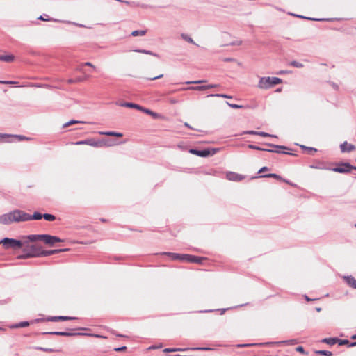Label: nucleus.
Here are the masks:
<instances>
[{
    "label": "nucleus",
    "instance_id": "58836bf2",
    "mask_svg": "<svg viewBox=\"0 0 356 356\" xmlns=\"http://www.w3.org/2000/svg\"><path fill=\"white\" fill-rule=\"evenodd\" d=\"M145 34V31H134L131 33V35L133 36H138V35H144Z\"/></svg>",
    "mask_w": 356,
    "mask_h": 356
},
{
    "label": "nucleus",
    "instance_id": "4be33fe9",
    "mask_svg": "<svg viewBox=\"0 0 356 356\" xmlns=\"http://www.w3.org/2000/svg\"><path fill=\"white\" fill-rule=\"evenodd\" d=\"M248 147L250 149H256V150H260V151H266V152H280V151L277 150V149H264V148H261V147H258V146H255L254 145H248Z\"/></svg>",
    "mask_w": 356,
    "mask_h": 356
},
{
    "label": "nucleus",
    "instance_id": "79ce46f5",
    "mask_svg": "<svg viewBox=\"0 0 356 356\" xmlns=\"http://www.w3.org/2000/svg\"><path fill=\"white\" fill-rule=\"evenodd\" d=\"M227 104L232 108H243V106L242 105H238V104H231L229 102H227Z\"/></svg>",
    "mask_w": 356,
    "mask_h": 356
},
{
    "label": "nucleus",
    "instance_id": "774afa93",
    "mask_svg": "<svg viewBox=\"0 0 356 356\" xmlns=\"http://www.w3.org/2000/svg\"><path fill=\"white\" fill-rule=\"evenodd\" d=\"M309 149L311 150V152H313V151L316 152V149L312 148V147H310Z\"/></svg>",
    "mask_w": 356,
    "mask_h": 356
},
{
    "label": "nucleus",
    "instance_id": "7c9ffc66",
    "mask_svg": "<svg viewBox=\"0 0 356 356\" xmlns=\"http://www.w3.org/2000/svg\"><path fill=\"white\" fill-rule=\"evenodd\" d=\"M202 260H203V258L191 255V259L190 263L200 264L202 262Z\"/></svg>",
    "mask_w": 356,
    "mask_h": 356
},
{
    "label": "nucleus",
    "instance_id": "72a5a7b5",
    "mask_svg": "<svg viewBox=\"0 0 356 356\" xmlns=\"http://www.w3.org/2000/svg\"><path fill=\"white\" fill-rule=\"evenodd\" d=\"M316 354L322 355L325 356H331L332 355V352L328 350H317L316 352Z\"/></svg>",
    "mask_w": 356,
    "mask_h": 356
},
{
    "label": "nucleus",
    "instance_id": "39448f33",
    "mask_svg": "<svg viewBox=\"0 0 356 356\" xmlns=\"http://www.w3.org/2000/svg\"><path fill=\"white\" fill-rule=\"evenodd\" d=\"M76 145H88L95 147H101L104 146H111L112 144L107 143L105 140H95L94 139H88L81 141H78Z\"/></svg>",
    "mask_w": 356,
    "mask_h": 356
},
{
    "label": "nucleus",
    "instance_id": "09e8293b",
    "mask_svg": "<svg viewBox=\"0 0 356 356\" xmlns=\"http://www.w3.org/2000/svg\"><path fill=\"white\" fill-rule=\"evenodd\" d=\"M266 145L268 146H272L276 149H286L285 147L281 146V145H270V144H266Z\"/></svg>",
    "mask_w": 356,
    "mask_h": 356
},
{
    "label": "nucleus",
    "instance_id": "f704fd0d",
    "mask_svg": "<svg viewBox=\"0 0 356 356\" xmlns=\"http://www.w3.org/2000/svg\"><path fill=\"white\" fill-rule=\"evenodd\" d=\"M290 65L293 67H298V68H302L304 66L302 63L296 61V60L291 62Z\"/></svg>",
    "mask_w": 356,
    "mask_h": 356
},
{
    "label": "nucleus",
    "instance_id": "6ab92c4d",
    "mask_svg": "<svg viewBox=\"0 0 356 356\" xmlns=\"http://www.w3.org/2000/svg\"><path fill=\"white\" fill-rule=\"evenodd\" d=\"M74 318L69 317V316H50L47 318V321H66V320H70L74 319Z\"/></svg>",
    "mask_w": 356,
    "mask_h": 356
},
{
    "label": "nucleus",
    "instance_id": "2f4dec72",
    "mask_svg": "<svg viewBox=\"0 0 356 356\" xmlns=\"http://www.w3.org/2000/svg\"><path fill=\"white\" fill-rule=\"evenodd\" d=\"M210 154V152L208 149L199 150L198 156L201 157H206Z\"/></svg>",
    "mask_w": 356,
    "mask_h": 356
},
{
    "label": "nucleus",
    "instance_id": "473e14b6",
    "mask_svg": "<svg viewBox=\"0 0 356 356\" xmlns=\"http://www.w3.org/2000/svg\"><path fill=\"white\" fill-rule=\"evenodd\" d=\"M43 218L47 221H53L56 217L52 214L45 213L43 215Z\"/></svg>",
    "mask_w": 356,
    "mask_h": 356
},
{
    "label": "nucleus",
    "instance_id": "37998d69",
    "mask_svg": "<svg viewBox=\"0 0 356 356\" xmlns=\"http://www.w3.org/2000/svg\"><path fill=\"white\" fill-rule=\"evenodd\" d=\"M0 83L17 86V82L13 81H0Z\"/></svg>",
    "mask_w": 356,
    "mask_h": 356
},
{
    "label": "nucleus",
    "instance_id": "c9c22d12",
    "mask_svg": "<svg viewBox=\"0 0 356 356\" xmlns=\"http://www.w3.org/2000/svg\"><path fill=\"white\" fill-rule=\"evenodd\" d=\"M181 38L187 41L188 42H190V43H192V44H194V41L192 39L191 37H190L189 35H186V34H181Z\"/></svg>",
    "mask_w": 356,
    "mask_h": 356
},
{
    "label": "nucleus",
    "instance_id": "393cba45",
    "mask_svg": "<svg viewBox=\"0 0 356 356\" xmlns=\"http://www.w3.org/2000/svg\"><path fill=\"white\" fill-rule=\"evenodd\" d=\"M164 254L168 255L172 260L181 261V254L172 252H165Z\"/></svg>",
    "mask_w": 356,
    "mask_h": 356
},
{
    "label": "nucleus",
    "instance_id": "e433bc0d",
    "mask_svg": "<svg viewBox=\"0 0 356 356\" xmlns=\"http://www.w3.org/2000/svg\"><path fill=\"white\" fill-rule=\"evenodd\" d=\"M209 97H222V98H227L231 99L232 97L227 95L225 94H211L209 95Z\"/></svg>",
    "mask_w": 356,
    "mask_h": 356
},
{
    "label": "nucleus",
    "instance_id": "2eb2a0df",
    "mask_svg": "<svg viewBox=\"0 0 356 356\" xmlns=\"http://www.w3.org/2000/svg\"><path fill=\"white\" fill-rule=\"evenodd\" d=\"M340 149L342 152H350L355 149V145L348 143L347 142H344L341 144Z\"/></svg>",
    "mask_w": 356,
    "mask_h": 356
},
{
    "label": "nucleus",
    "instance_id": "b1692460",
    "mask_svg": "<svg viewBox=\"0 0 356 356\" xmlns=\"http://www.w3.org/2000/svg\"><path fill=\"white\" fill-rule=\"evenodd\" d=\"M142 111L145 113H147V114L151 115L152 117H153L155 119L161 118V115L160 114L153 112L151 110L145 108L144 107H143V109Z\"/></svg>",
    "mask_w": 356,
    "mask_h": 356
},
{
    "label": "nucleus",
    "instance_id": "603ef678",
    "mask_svg": "<svg viewBox=\"0 0 356 356\" xmlns=\"http://www.w3.org/2000/svg\"><path fill=\"white\" fill-rule=\"evenodd\" d=\"M337 342H339V345H345V344H347L348 343V340H340V341H338Z\"/></svg>",
    "mask_w": 356,
    "mask_h": 356
},
{
    "label": "nucleus",
    "instance_id": "20e7f679",
    "mask_svg": "<svg viewBox=\"0 0 356 356\" xmlns=\"http://www.w3.org/2000/svg\"><path fill=\"white\" fill-rule=\"evenodd\" d=\"M0 243H2L6 248H20L24 244H26V241L24 240H16L13 238H5L0 241Z\"/></svg>",
    "mask_w": 356,
    "mask_h": 356
},
{
    "label": "nucleus",
    "instance_id": "a211bd4d",
    "mask_svg": "<svg viewBox=\"0 0 356 356\" xmlns=\"http://www.w3.org/2000/svg\"><path fill=\"white\" fill-rule=\"evenodd\" d=\"M43 218V215L38 212H35L33 215L26 213V222L32 220H40Z\"/></svg>",
    "mask_w": 356,
    "mask_h": 356
},
{
    "label": "nucleus",
    "instance_id": "49530a36",
    "mask_svg": "<svg viewBox=\"0 0 356 356\" xmlns=\"http://www.w3.org/2000/svg\"><path fill=\"white\" fill-rule=\"evenodd\" d=\"M145 54H148V55H151V56H155V57H159V55L156 53H154L151 51H149V50H146L145 51Z\"/></svg>",
    "mask_w": 356,
    "mask_h": 356
},
{
    "label": "nucleus",
    "instance_id": "dca6fc26",
    "mask_svg": "<svg viewBox=\"0 0 356 356\" xmlns=\"http://www.w3.org/2000/svg\"><path fill=\"white\" fill-rule=\"evenodd\" d=\"M216 86H217V85H215V84H209V85H204V86H200L188 87L186 89L201 91V90H205L207 89L212 88H214Z\"/></svg>",
    "mask_w": 356,
    "mask_h": 356
},
{
    "label": "nucleus",
    "instance_id": "f257e3e1",
    "mask_svg": "<svg viewBox=\"0 0 356 356\" xmlns=\"http://www.w3.org/2000/svg\"><path fill=\"white\" fill-rule=\"evenodd\" d=\"M26 213L20 209H14L0 216V224L10 225L26 222Z\"/></svg>",
    "mask_w": 356,
    "mask_h": 356
},
{
    "label": "nucleus",
    "instance_id": "412c9836",
    "mask_svg": "<svg viewBox=\"0 0 356 356\" xmlns=\"http://www.w3.org/2000/svg\"><path fill=\"white\" fill-rule=\"evenodd\" d=\"M121 106H124V107L131 108H136V109H138L141 111L143 109V107H142L141 106L136 104H134V103L126 102V103L122 104Z\"/></svg>",
    "mask_w": 356,
    "mask_h": 356
},
{
    "label": "nucleus",
    "instance_id": "bf43d9fd",
    "mask_svg": "<svg viewBox=\"0 0 356 356\" xmlns=\"http://www.w3.org/2000/svg\"><path fill=\"white\" fill-rule=\"evenodd\" d=\"M254 344H240V345H238V347H245V346H254Z\"/></svg>",
    "mask_w": 356,
    "mask_h": 356
},
{
    "label": "nucleus",
    "instance_id": "052dcab7",
    "mask_svg": "<svg viewBox=\"0 0 356 356\" xmlns=\"http://www.w3.org/2000/svg\"><path fill=\"white\" fill-rule=\"evenodd\" d=\"M267 170V168H266V167H263V168H261L259 170V173H261V172H264V171H265V170Z\"/></svg>",
    "mask_w": 356,
    "mask_h": 356
},
{
    "label": "nucleus",
    "instance_id": "7ed1b4c3",
    "mask_svg": "<svg viewBox=\"0 0 356 356\" xmlns=\"http://www.w3.org/2000/svg\"><path fill=\"white\" fill-rule=\"evenodd\" d=\"M282 82V80L278 77L263 76L259 79L257 87L261 90H267Z\"/></svg>",
    "mask_w": 356,
    "mask_h": 356
},
{
    "label": "nucleus",
    "instance_id": "8fccbe9b",
    "mask_svg": "<svg viewBox=\"0 0 356 356\" xmlns=\"http://www.w3.org/2000/svg\"><path fill=\"white\" fill-rule=\"evenodd\" d=\"M189 152L193 154H195V155H197L198 156V153H199V150H197V149H191L189 150Z\"/></svg>",
    "mask_w": 356,
    "mask_h": 356
},
{
    "label": "nucleus",
    "instance_id": "de8ad7c7",
    "mask_svg": "<svg viewBox=\"0 0 356 356\" xmlns=\"http://www.w3.org/2000/svg\"><path fill=\"white\" fill-rule=\"evenodd\" d=\"M264 177H275V178H280V177L276 175V174H268V175H264Z\"/></svg>",
    "mask_w": 356,
    "mask_h": 356
},
{
    "label": "nucleus",
    "instance_id": "a19ab883",
    "mask_svg": "<svg viewBox=\"0 0 356 356\" xmlns=\"http://www.w3.org/2000/svg\"><path fill=\"white\" fill-rule=\"evenodd\" d=\"M258 136H263V137H276V136L268 134L264 131H259Z\"/></svg>",
    "mask_w": 356,
    "mask_h": 356
},
{
    "label": "nucleus",
    "instance_id": "864d4df0",
    "mask_svg": "<svg viewBox=\"0 0 356 356\" xmlns=\"http://www.w3.org/2000/svg\"><path fill=\"white\" fill-rule=\"evenodd\" d=\"M47 321V318L35 319L34 321H32L31 322V323H38L40 321Z\"/></svg>",
    "mask_w": 356,
    "mask_h": 356
},
{
    "label": "nucleus",
    "instance_id": "cd10ccee",
    "mask_svg": "<svg viewBox=\"0 0 356 356\" xmlns=\"http://www.w3.org/2000/svg\"><path fill=\"white\" fill-rule=\"evenodd\" d=\"M277 344H285L287 346H293L296 344L298 341L296 339L287 340V341H276Z\"/></svg>",
    "mask_w": 356,
    "mask_h": 356
},
{
    "label": "nucleus",
    "instance_id": "3c124183",
    "mask_svg": "<svg viewBox=\"0 0 356 356\" xmlns=\"http://www.w3.org/2000/svg\"><path fill=\"white\" fill-rule=\"evenodd\" d=\"M296 351L299 352V353H305V350H304V348L302 346H298L296 348Z\"/></svg>",
    "mask_w": 356,
    "mask_h": 356
},
{
    "label": "nucleus",
    "instance_id": "6e6552de",
    "mask_svg": "<svg viewBox=\"0 0 356 356\" xmlns=\"http://www.w3.org/2000/svg\"><path fill=\"white\" fill-rule=\"evenodd\" d=\"M15 139L22 140L25 139L24 136L20 135H9L0 134V143L2 142H13Z\"/></svg>",
    "mask_w": 356,
    "mask_h": 356
},
{
    "label": "nucleus",
    "instance_id": "0e129e2a",
    "mask_svg": "<svg viewBox=\"0 0 356 356\" xmlns=\"http://www.w3.org/2000/svg\"><path fill=\"white\" fill-rule=\"evenodd\" d=\"M316 310L319 312H321V307H316Z\"/></svg>",
    "mask_w": 356,
    "mask_h": 356
},
{
    "label": "nucleus",
    "instance_id": "9b49d317",
    "mask_svg": "<svg viewBox=\"0 0 356 356\" xmlns=\"http://www.w3.org/2000/svg\"><path fill=\"white\" fill-rule=\"evenodd\" d=\"M244 176L234 172H227L226 178L232 181H240L244 179Z\"/></svg>",
    "mask_w": 356,
    "mask_h": 356
},
{
    "label": "nucleus",
    "instance_id": "c85d7f7f",
    "mask_svg": "<svg viewBox=\"0 0 356 356\" xmlns=\"http://www.w3.org/2000/svg\"><path fill=\"white\" fill-rule=\"evenodd\" d=\"M0 60L5 62H12L14 60V56L13 55L0 56Z\"/></svg>",
    "mask_w": 356,
    "mask_h": 356
},
{
    "label": "nucleus",
    "instance_id": "c03bdc74",
    "mask_svg": "<svg viewBox=\"0 0 356 356\" xmlns=\"http://www.w3.org/2000/svg\"><path fill=\"white\" fill-rule=\"evenodd\" d=\"M256 345H258V346H273V345H278V344L276 342H265V343H257Z\"/></svg>",
    "mask_w": 356,
    "mask_h": 356
},
{
    "label": "nucleus",
    "instance_id": "4468645a",
    "mask_svg": "<svg viewBox=\"0 0 356 356\" xmlns=\"http://www.w3.org/2000/svg\"><path fill=\"white\" fill-rule=\"evenodd\" d=\"M47 334H55V335H58V336L91 335L90 334H86V333H71V332H47Z\"/></svg>",
    "mask_w": 356,
    "mask_h": 356
},
{
    "label": "nucleus",
    "instance_id": "e2e57ef3",
    "mask_svg": "<svg viewBox=\"0 0 356 356\" xmlns=\"http://www.w3.org/2000/svg\"><path fill=\"white\" fill-rule=\"evenodd\" d=\"M226 310H227V309H220V314H223Z\"/></svg>",
    "mask_w": 356,
    "mask_h": 356
},
{
    "label": "nucleus",
    "instance_id": "ea45409f",
    "mask_svg": "<svg viewBox=\"0 0 356 356\" xmlns=\"http://www.w3.org/2000/svg\"><path fill=\"white\" fill-rule=\"evenodd\" d=\"M206 82H207L206 80H197V81H186V84H200V83H206Z\"/></svg>",
    "mask_w": 356,
    "mask_h": 356
},
{
    "label": "nucleus",
    "instance_id": "aec40b11",
    "mask_svg": "<svg viewBox=\"0 0 356 356\" xmlns=\"http://www.w3.org/2000/svg\"><path fill=\"white\" fill-rule=\"evenodd\" d=\"M346 283L353 289H356V279L352 276H346L344 277Z\"/></svg>",
    "mask_w": 356,
    "mask_h": 356
},
{
    "label": "nucleus",
    "instance_id": "69168bd1",
    "mask_svg": "<svg viewBox=\"0 0 356 356\" xmlns=\"http://www.w3.org/2000/svg\"><path fill=\"white\" fill-rule=\"evenodd\" d=\"M352 339H356V334H354L351 337Z\"/></svg>",
    "mask_w": 356,
    "mask_h": 356
},
{
    "label": "nucleus",
    "instance_id": "1a4fd4ad",
    "mask_svg": "<svg viewBox=\"0 0 356 356\" xmlns=\"http://www.w3.org/2000/svg\"><path fill=\"white\" fill-rule=\"evenodd\" d=\"M38 19L39 20H42V21H44V22H63V23H66V24H72L75 26H83V25L80 24H78V23H75V22H70V21H63V20H60V19H54V18H51V17H49L47 15H40V17H38Z\"/></svg>",
    "mask_w": 356,
    "mask_h": 356
},
{
    "label": "nucleus",
    "instance_id": "4c0bfd02",
    "mask_svg": "<svg viewBox=\"0 0 356 356\" xmlns=\"http://www.w3.org/2000/svg\"><path fill=\"white\" fill-rule=\"evenodd\" d=\"M191 254H181V261L189 262L191 261Z\"/></svg>",
    "mask_w": 356,
    "mask_h": 356
},
{
    "label": "nucleus",
    "instance_id": "0eeeda50",
    "mask_svg": "<svg viewBox=\"0 0 356 356\" xmlns=\"http://www.w3.org/2000/svg\"><path fill=\"white\" fill-rule=\"evenodd\" d=\"M231 38V35L229 33L223 32L220 35V43L221 45H241L242 44L241 40L229 41Z\"/></svg>",
    "mask_w": 356,
    "mask_h": 356
},
{
    "label": "nucleus",
    "instance_id": "c756f323",
    "mask_svg": "<svg viewBox=\"0 0 356 356\" xmlns=\"http://www.w3.org/2000/svg\"><path fill=\"white\" fill-rule=\"evenodd\" d=\"M78 123L83 124V123H85V122L72 120H70L69 122L63 124V128H66V127H67L70 125H72V124H78Z\"/></svg>",
    "mask_w": 356,
    "mask_h": 356
},
{
    "label": "nucleus",
    "instance_id": "9d476101",
    "mask_svg": "<svg viewBox=\"0 0 356 356\" xmlns=\"http://www.w3.org/2000/svg\"><path fill=\"white\" fill-rule=\"evenodd\" d=\"M187 350H209L210 348L207 347H196V348H165L163 350L165 353H172V352H177V351H186Z\"/></svg>",
    "mask_w": 356,
    "mask_h": 356
},
{
    "label": "nucleus",
    "instance_id": "a18cd8bd",
    "mask_svg": "<svg viewBox=\"0 0 356 356\" xmlns=\"http://www.w3.org/2000/svg\"><path fill=\"white\" fill-rule=\"evenodd\" d=\"M259 131H244L243 134H250V135H258Z\"/></svg>",
    "mask_w": 356,
    "mask_h": 356
},
{
    "label": "nucleus",
    "instance_id": "f3484780",
    "mask_svg": "<svg viewBox=\"0 0 356 356\" xmlns=\"http://www.w3.org/2000/svg\"><path fill=\"white\" fill-rule=\"evenodd\" d=\"M310 168L312 169H318V170H329V168L326 167L325 164L323 162L317 161L315 163H313L309 165Z\"/></svg>",
    "mask_w": 356,
    "mask_h": 356
},
{
    "label": "nucleus",
    "instance_id": "13d9d810",
    "mask_svg": "<svg viewBox=\"0 0 356 356\" xmlns=\"http://www.w3.org/2000/svg\"><path fill=\"white\" fill-rule=\"evenodd\" d=\"M125 349H126V347L125 346H122V347H120V348H115V350L116 351H121V350H125Z\"/></svg>",
    "mask_w": 356,
    "mask_h": 356
},
{
    "label": "nucleus",
    "instance_id": "f03ea898",
    "mask_svg": "<svg viewBox=\"0 0 356 356\" xmlns=\"http://www.w3.org/2000/svg\"><path fill=\"white\" fill-rule=\"evenodd\" d=\"M30 252L27 253L24 257H43L49 256L56 253L68 251L69 249H57L51 250H40L37 248L35 245H31L30 247Z\"/></svg>",
    "mask_w": 356,
    "mask_h": 356
},
{
    "label": "nucleus",
    "instance_id": "f8f14e48",
    "mask_svg": "<svg viewBox=\"0 0 356 356\" xmlns=\"http://www.w3.org/2000/svg\"><path fill=\"white\" fill-rule=\"evenodd\" d=\"M63 241V240H62L61 238H60L57 236H51L49 234H45L44 239H43V241L46 244L49 245H53L55 243L62 242Z\"/></svg>",
    "mask_w": 356,
    "mask_h": 356
},
{
    "label": "nucleus",
    "instance_id": "4d7b16f0",
    "mask_svg": "<svg viewBox=\"0 0 356 356\" xmlns=\"http://www.w3.org/2000/svg\"><path fill=\"white\" fill-rule=\"evenodd\" d=\"M83 65L86 66H90V67L95 68V66L90 62H86Z\"/></svg>",
    "mask_w": 356,
    "mask_h": 356
},
{
    "label": "nucleus",
    "instance_id": "6e6d98bb",
    "mask_svg": "<svg viewBox=\"0 0 356 356\" xmlns=\"http://www.w3.org/2000/svg\"><path fill=\"white\" fill-rule=\"evenodd\" d=\"M145 49H135L134 50V51L135 52H138V53H142V54H145Z\"/></svg>",
    "mask_w": 356,
    "mask_h": 356
},
{
    "label": "nucleus",
    "instance_id": "338daca9",
    "mask_svg": "<svg viewBox=\"0 0 356 356\" xmlns=\"http://www.w3.org/2000/svg\"><path fill=\"white\" fill-rule=\"evenodd\" d=\"M309 149L311 150V152H313V151L316 152V149L312 148V147H310Z\"/></svg>",
    "mask_w": 356,
    "mask_h": 356
},
{
    "label": "nucleus",
    "instance_id": "a878e982",
    "mask_svg": "<svg viewBox=\"0 0 356 356\" xmlns=\"http://www.w3.org/2000/svg\"><path fill=\"white\" fill-rule=\"evenodd\" d=\"M30 325V323L29 321H22L19 323L14 324L10 326L11 328H19V327H27Z\"/></svg>",
    "mask_w": 356,
    "mask_h": 356
},
{
    "label": "nucleus",
    "instance_id": "5fc2aeb1",
    "mask_svg": "<svg viewBox=\"0 0 356 356\" xmlns=\"http://www.w3.org/2000/svg\"><path fill=\"white\" fill-rule=\"evenodd\" d=\"M163 76V74H160V75H159V76H157L152 77V78H150V79H149V80H151V81H154V80H156V79H158L162 78Z\"/></svg>",
    "mask_w": 356,
    "mask_h": 356
},
{
    "label": "nucleus",
    "instance_id": "5701e85b",
    "mask_svg": "<svg viewBox=\"0 0 356 356\" xmlns=\"http://www.w3.org/2000/svg\"><path fill=\"white\" fill-rule=\"evenodd\" d=\"M99 134L108 136H115V137H122L123 136V134L122 133L115 132V131H102V132H99Z\"/></svg>",
    "mask_w": 356,
    "mask_h": 356
},
{
    "label": "nucleus",
    "instance_id": "423d86ee",
    "mask_svg": "<svg viewBox=\"0 0 356 356\" xmlns=\"http://www.w3.org/2000/svg\"><path fill=\"white\" fill-rule=\"evenodd\" d=\"M352 170H356V167L352 166L348 163H341L337 167L329 169V170L339 173H348Z\"/></svg>",
    "mask_w": 356,
    "mask_h": 356
},
{
    "label": "nucleus",
    "instance_id": "bb28decb",
    "mask_svg": "<svg viewBox=\"0 0 356 356\" xmlns=\"http://www.w3.org/2000/svg\"><path fill=\"white\" fill-rule=\"evenodd\" d=\"M321 341L332 346L335 344L338 341V339L337 338H325Z\"/></svg>",
    "mask_w": 356,
    "mask_h": 356
},
{
    "label": "nucleus",
    "instance_id": "ddd939ff",
    "mask_svg": "<svg viewBox=\"0 0 356 356\" xmlns=\"http://www.w3.org/2000/svg\"><path fill=\"white\" fill-rule=\"evenodd\" d=\"M45 234H31L28 236H22V240L26 241V243L29 241L30 242H34L37 240H42L44 239Z\"/></svg>",
    "mask_w": 356,
    "mask_h": 356
},
{
    "label": "nucleus",
    "instance_id": "680f3d73",
    "mask_svg": "<svg viewBox=\"0 0 356 356\" xmlns=\"http://www.w3.org/2000/svg\"><path fill=\"white\" fill-rule=\"evenodd\" d=\"M305 298L307 301H311L312 299H310L307 296H305Z\"/></svg>",
    "mask_w": 356,
    "mask_h": 356
}]
</instances>
